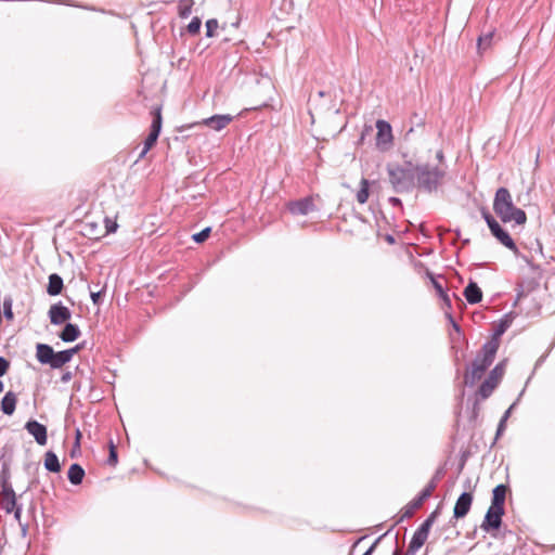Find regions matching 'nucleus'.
<instances>
[{"instance_id":"5701e85b","label":"nucleus","mask_w":555,"mask_h":555,"mask_svg":"<svg viewBox=\"0 0 555 555\" xmlns=\"http://www.w3.org/2000/svg\"><path fill=\"white\" fill-rule=\"evenodd\" d=\"M17 398L13 391H8L1 400V410L7 415H12L16 408Z\"/></svg>"},{"instance_id":"79ce46f5","label":"nucleus","mask_w":555,"mask_h":555,"mask_svg":"<svg viewBox=\"0 0 555 555\" xmlns=\"http://www.w3.org/2000/svg\"><path fill=\"white\" fill-rule=\"evenodd\" d=\"M387 534V532L380 537H378L374 543L366 550V552L363 554V555H372L373 552L375 551L377 544L380 542V540Z\"/></svg>"},{"instance_id":"f704fd0d","label":"nucleus","mask_w":555,"mask_h":555,"mask_svg":"<svg viewBox=\"0 0 555 555\" xmlns=\"http://www.w3.org/2000/svg\"><path fill=\"white\" fill-rule=\"evenodd\" d=\"M117 463H118L117 450H116V447H115L113 440H109V454H108V459H107V464L109 466H115Z\"/></svg>"},{"instance_id":"cd10ccee","label":"nucleus","mask_w":555,"mask_h":555,"mask_svg":"<svg viewBox=\"0 0 555 555\" xmlns=\"http://www.w3.org/2000/svg\"><path fill=\"white\" fill-rule=\"evenodd\" d=\"M512 320L508 319L507 315H505L504 319L500 321V323L495 326L492 337L489 341L496 343L498 347L500 346V337L507 331V328L511 326Z\"/></svg>"},{"instance_id":"7c9ffc66","label":"nucleus","mask_w":555,"mask_h":555,"mask_svg":"<svg viewBox=\"0 0 555 555\" xmlns=\"http://www.w3.org/2000/svg\"><path fill=\"white\" fill-rule=\"evenodd\" d=\"M505 373V361L498 363L489 373L488 377L492 378L498 385Z\"/></svg>"},{"instance_id":"58836bf2","label":"nucleus","mask_w":555,"mask_h":555,"mask_svg":"<svg viewBox=\"0 0 555 555\" xmlns=\"http://www.w3.org/2000/svg\"><path fill=\"white\" fill-rule=\"evenodd\" d=\"M10 367V362L3 358L0 357V377L3 376Z\"/></svg>"},{"instance_id":"a19ab883","label":"nucleus","mask_w":555,"mask_h":555,"mask_svg":"<svg viewBox=\"0 0 555 555\" xmlns=\"http://www.w3.org/2000/svg\"><path fill=\"white\" fill-rule=\"evenodd\" d=\"M431 527L433 526L429 525V521L424 520L423 524L417 528V531H420L421 533H424L428 537Z\"/></svg>"},{"instance_id":"052dcab7","label":"nucleus","mask_w":555,"mask_h":555,"mask_svg":"<svg viewBox=\"0 0 555 555\" xmlns=\"http://www.w3.org/2000/svg\"><path fill=\"white\" fill-rule=\"evenodd\" d=\"M3 390V383L0 380V392Z\"/></svg>"},{"instance_id":"f257e3e1","label":"nucleus","mask_w":555,"mask_h":555,"mask_svg":"<svg viewBox=\"0 0 555 555\" xmlns=\"http://www.w3.org/2000/svg\"><path fill=\"white\" fill-rule=\"evenodd\" d=\"M386 171L396 193H409L415 188V165L411 160L403 164L388 163Z\"/></svg>"},{"instance_id":"b1692460","label":"nucleus","mask_w":555,"mask_h":555,"mask_svg":"<svg viewBox=\"0 0 555 555\" xmlns=\"http://www.w3.org/2000/svg\"><path fill=\"white\" fill-rule=\"evenodd\" d=\"M428 275L430 278V281H431V284H433L434 288L437 292V295L443 301V305L448 309H451V298L448 295V293L446 292V289H444L443 285L441 284V282L437 278H435L431 273H429V272H428Z\"/></svg>"},{"instance_id":"c9c22d12","label":"nucleus","mask_w":555,"mask_h":555,"mask_svg":"<svg viewBox=\"0 0 555 555\" xmlns=\"http://www.w3.org/2000/svg\"><path fill=\"white\" fill-rule=\"evenodd\" d=\"M211 229L209 227L203 229L201 232L193 234L192 238L196 243L205 242L210 235Z\"/></svg>"},{"instance_id":"49530a36","label":"nucleus","mask_w":555,"mask_h":555,"mask_svg":"<svg viewBox=\"0 0 555 555\" xmlns=\"http://www.w3.org/2000/svg\"><path fill=\"white\" fill-rule=\"evenodd\" d=\"M73 378V373L67 371V372H64L61 376V382L66 384L68 383L70 379Z\"/></svg>"},{"instance_id":"8fccbe9b","label":"nucleus","mask_w":555,"mask_h":555,"mask_svg":"<svg viewBox=\"0 0 555 555\" xmlns=\"http://www.w3.org/2000/svg\"><path fill=\"white\" fill-rule=\"evenodd\" d=\"M516 405V403H513L506 411L505 413L503 414V416L501 417V420H505L507 421V418L509 417L511 415V412L512 410L514 409V406Z\"/></svg>"},{"instance_id":"9d476101","label":"nucleus","mask_w":555,"mask_h":555,"mask_svg":"<svg viewBox=\"0 0 555 555\" xmlns=\"http://www.w3.org/2000/svg\"><path fill=\"white\" fill-rule=\"evenodd\" d=\"M504 515V508L489 507L480 528L490 532L491 530H498L502 525V516Z\"/></svg>"},{"instance_id":"a878e982","label":"nucleus","mask_w":555,"mask_h":555,"mask_svg":"<svg viewBox=\"0 0 555 555\" xmlns=\"http://www.w3.org/2000/svg\"><path fill=\"white\" fill-rule=\"evenodd\" d=\"M44 468L51 473L61 472V464L57 455L53 451H47L44 454Z\"/></svg>"},{"instance_id":"0eeeda50","label":"nucleus","mask_w":555,"mask_h":555,"mask_svg":"<svg viewBox=\"0 0 555 555\" xmlns=\"http://www.w3.org/2000/svg\"><path fill=\"white\" fill-rule=\"evenodd\" d=\"M2 491H1V506L5 513L11 514L15 508L21 506L17 504L15 492L12 485L8 481V477L3 474L1 476Z\"/></svg>"},{"instance_id":"f8f14e48","label":"nucleus","mask_w":555,"mask_h":555,"mask_svg":"<svg viewBox=\"0 0 555 555\" xmlns=\"http://www.w3.org/2000/svg\"><path fill=\"white\" fill-rule=\"evenodd\" d=\"M25 429L35 438L39 446H44L47 443V427L41 423L30 420L25 424Z\"/></svg>"},{"instance_id":"13d9d810","label":"nucleus","mask_w":555,"mask_h":555,"mask_svg":"<svg viewBox=\"0 0 555 555\" xmlns=\"http://www.w3.org/2000/svg\"><path fill=\"white\" fill-rule=\"evenodd\" d=\"M392 555H401L400 551L399 550H395V552L392 553Z\"/></svg>"},{"instance_id":"de8ad7c7","label":"nucleus","mask_w":555,"mask_h":555,"mask_svg":"<svg viewBox=\"0 0 555 555\" xmlns=\"http://www.w3.org/2000/svg\"><path fill=\"white\" fill-rule=\"evenodd\" d=\"M438 514H439L438 509L434 511V512H433V513H431V514H430V515L425 519V521H429V525H431V526H433V525H434V522H435V520H436V518H437V516H438Z\"/></svg>"},{"instance_id":"f03ea898","label":"nucleus","mask_w":555,"mask_h":555,"mask_svg":"<svg viewBox=\"0 0 555 555\" xmlns=\"http://www.w3.org/2000/svg\"><path fill=\"white\" fill-rule=\"evenodd\" d=\"M493 210L504 223L514 221L516 224L522 225L527 221L526 212L514 205L512 195L506 188L496 190Z\"/></svg>"},{"instance_id":"ea45409f","label":"nucleus","mask_w":555,"mask_h":555,"mask_svg":"<svg viewBox=\"0 0 555 555\" xmlns=\"http://www.w3.org/2000/svg\"><path fill=\"white\" fill-rule=\"evenodd\" d=\"M104 294V291L101 289L99 292H91V300L93 302V305H101V297L102 295Z\"/></svg>"},{"instance_id":"37998d69","label":"nucleus","mask_w":555,"mask_h":555,"mask_svg":"<svg viewBox=\"0 0 555 555\" xmlns=\"http://www.w3.org/2000/svg\"><path fill=\"white\" fill-rule=\"evenodd\" d=\"M105 223H106V232L107 233H113L116 231L117 229V223L116 222H112L109 219H105Z\"/></svg>"},{"instance_id":"e433bc0d","label":"nucleus","mask_w":555,"mask_h":555,"mask_svg":"<svg viewBox=\"0 0 555 555\" xmlns=\"http://www.w3.org/2000/svg\"><path fill=\"white\" fill-rule=\"evenodd\" d=\"M217 28H218V21L215 18L208 20L206 22V36L212 37L215 35V31Z\"/></svg>"},{"instance_id":"20e7f679","label":"nucleus","mask_w":555,"mask_h":555,"mask_svg":"<svg viewBox=\"0 0 555 555\" xmlns=\"http://www.w3.org/2000/svg\"><path fill=\"white\" fill-rule=\"evenodd\" d=\"M498 351V345L494 341H487L481 350L477 353L475 360L472 363L470 370L464 375L465 385L472 387L476 382L481 379L485 372L492 364L495 353Z\"/></svg>"},{"instance_id":"412c9836","label":"nucleus","mask_w":555,"mask_h":555,"mask_svg":"<svg viewBox=\"0 0 555 555\" xmlns=\"http://www.w3.org/2000/svg\"><path fill=\"white\" fill-rule=\"evenodd\" d=\"M64 287L63 279L57 273H52L49 275V282L47 286V293L50 296H56L62 293Z\"/></svg>"},{"instance_id":"f3484780","label":"nucleus","mask_w":555,"mask_h":555,"mask_svg":"<svg viewBox=\"0 0 555 555\" xmlns=\"http://www.w3.org/2000/svg\"><path fill=\"white\" fill-rule=\"evenodd\" d=\"M54 350L48 344H37L36 358L41 364H50L52 361Z\"/></svg>"},{"instance_id":"4be33fe9","label":"nucleus","mask_w":555,"mask_h":555,"mask_svg":"<svg viewBox=\"0 0 555 555\" xmlns=\"http://www.w3.org/2000/svg\"><path fill=\"white\" fill-rule=\"evenodd\" d=\"M427 538L428 537L426 534L416 530L404 555H415V553L425 544Z\"/></svg>"},{"instance_id":"2f4dec72","label":"nucleus","mask_w":555,"mask_h":555,"mask_svg":"<svg viewBox=\"0 0 555 555\" xmlns=\"http://www.w3.org/2000/svg\"><path fill=\"white\" fill-rule=\"evenodd\" d=\"M194 2L193 0H180L178 5L179 15L182 18H186L190 16L192 12V7Z\"/></svg>"},{"instance_id":"6ab92c4d","label":"nucleus","mask_w":555,"mask_h":555,"mask_svg":"<svg viewBox=\"0 0 555 555\" xmlns=\"http://www.w3.org/2000/svg\"><path fill=\"white\" fill-rule=\"evenodd\" d=\"M74 357L73 350H62L53 353L52 361L49 364L52 369H60L68 363Z\"/></svg>"},{"instance_id":"ddd939ff","label":"nucleus","mask_w":555,"mask_h":555,"mask_svg":"<svg viewBox=\"0 0 555 555\" xmlns=\"http://www.w3.org/2000/svg\"><path fill=\"white\" fill-rule=\"evenodd\" d=\"M472 503H473V494L469 492H463L456 500V503H455V506L453 509V516L455 518L465 517L470 509Z\"/></svg>"},{"instance_id":"4d7b16f0","label":"nucleus","mask_w":555,"mask_h":555,"mask_svg":"<svg viewBox=\"0 0 555 555\" xmlns=\"http://www.w3.org/2000/svg\"><path fill=\"white\" fill-rule=\"evenodd\" d=\"M413 130H414L413 128H410L409 131L405 133V138H408L410 135V133L413 132Z\"/></svg>"},{"instance_id":"bf43d9fd","label":"nucleus","mask_w":555,"mask_h":555,"mask_svg":"<svg viewBox=\"0 0 555 555\" xmlns=\"http://www.w3.org/2000/svg\"><path fill=\"white\" fill-rule=\"evenodd\" d=\"M319 96H321V98L325 96V92L324 91H320L319 92Z\"/></svg>"},{"instance_id":"9b49d317","label":"nucleus","mask_w":555,"mask_h":555,"mask_svg":"<svg viewBox=\"0 0 555 555\" xmlns=\"http://www.w3.org/2000/svg\"><path fill=\"white\" fill-rule=\"evenodd\" d=\"M48 315L51 324L61 325L63 323H67L70 320L72 312L62 302H57L50 307Z\"/></svg>"},{"instance_id":"393cba45","label":"nucleus","mask_w":555,"mask_h":555,"mask_svg":"<svg viewBox=\"0 0 555 555\" xmlns=\"http://www.w3.org/2000/svg\"><path fill=\"white\" fill-rule=\"evenodd\" d=\"M67 477L73 485H80L85 477V470L79 464L74 463L68 468Z\"/></svg>"},{"instance_id":"3c124183","label":"nucleus","mask_w":555,"mask_h":555,"mask_svg":"<svg viewBox=\"0 0 555 555\" xmlns=\"http://www.w3.org/2000/svg\"><path fill=\"white\" fill-rule=\"evenodd\" d=\"M389 203L392 205V206H401V199L398 198V197H390L389 198Z\"/></svg>"},{"instance_id":"a18cd8bd","label":"nucleus","mask_w":555,"mask_h":555,"mask_svg":"<svg viewBox=\"0 0 555 555\" xmlns=\"http://www.w3.org/2000/svg\"><path fill=\"white\" fill-rule=\"evenodd\" d=\"M505 427H506V421L505 420H500V423L498 425V429H496V438H499L505 430Z\"/></svg>"},{"instance_id":"39448f33","label":"nucleus","mask_w":555,"mask_h":555,"mask_svg":"<svg viewBox=\"0 0 555 555\" xmlns=\"http://www.w3.org/2000/svg\"><path fill=\"white\" fill-rule=\"evenodd\" d=\"M441 470H437L435 476L431 478L428 485L420 492V494L416 498H414L406 506H404L399 521H402L405 518H411L414 515L415 511L423 505L424 501L431 496L434 490L438 485Z\"/></svg>"},{"instance_id":"c756f323","label":"nucleus","mask_w":555,"mask_h":555,"mask_svg":"<svg viewBox=\"0 0 555 555\" xmlns=\"http://www.w3.org/2000/svg\"><path fill=\"white\" fill-rule=\"evenodd\" d=\"M369 189L370 182L367 179L363 178L360 182V190L357 192V201L359 204H365L369 199Z\"/></svg>"},{"instance_id":"473e14b6","label":"nucleus","mask_w":555,"mask_h":555,"mask_svg":"<svg viewBox=\"0 0 555 555\" xmlns=\"http://www.w3.org/2000/svg\"><path fill=\"white\" fill-rule=\"evenodd\" d=\"M12 307L13 299L11 296H7L3 300V315L9 321H12L14 319Z\"/></svg>"},{"instance_id":"c03bdc74","label":"nucleus","mask_w":555,"mask_h":555,"mask_svg":"<svg viewBox=\"0 0 555 555\" xmlns=\"http://www.w3.org/2000/svg\"><path fill=\"white\" fill-rule=\"evenodd\" d=\"M448 320L450 321V323L452 324V327L460 334L461 333V327L460 325L454 321L452 314L450 312H447L446 313Z\"/></svg>"},{"instance_id":"dca6fc26","label":"nucleus","mask_w":555,"mask_h":555,"mask_svg":"<svg viewBox=\"0 0 555 555\" xmlns=\"http://www.w3.org/2000/svg\"><path fill=\"white\" fill-rule=\"evenodd\" d=\"M464 297L470 305H475L481 301L482 292L477 283L470 281L464 289Z\"/></svg>"},{"instance_id":"603ef678","label":"nucleus","mask_w":555,"mask_h":555,"mask_svg":"<svg viewBox=\"0 0 555 555\" xmlns=\"http://www.w3.org/2000/svg\"><path fill=\"white\" fill-rule=\"evenodd\" d=\"M149 151H145V146H143L142 151L140 152L139 156H138V160H141L145 157V155L147 154Z\"/></svg>"},{"instance_id":"6e6552de","label":"nucleus","mask_w":555,"mask_h":555,"mask_svg":"<svg viewBox=\"0 0 555 555\" xmlns=\"http://www.w3.org/2000/svg\"><path fill=\"white\" fill-rule=\"evenodd\" d=\"M376 146L380 151H387L392 144V130L389 122L386 120L379 119L376 121Z\"/></svg>"},{"instance_id":"c85d7f7f","label":"nucleus","mask_w":555,"mask_h":555,"mask_svg":"<svg viewBox=\"0 0 555 555\" xmlns=\"http://www.w3.org/2000/svg\"><path fill=\"white\" fill-rule=\"evenodd\" d=\"M493 36V31H488L487 34H483L478 37L477 49L480 54H482L488 48H490Z\"/></svg>"},{"instance_id":"2eb2a0df","label":"nucleus","mask_w":555,"mask_h":555,"mask_svg":"<svg viewBox=\"0 0 555 555\" xmlns=\"http://www.w3.org/2000/svg\"><path fill=\"white\" fill-rule=\"evenodd\" d=\"M232 119L233 117L231 115H214L204 119V124L216 131H220L225 128Z\"/></svg>"},{"instance_id":"1a4fd4ad","label":"nucleus","mask_w":555,"mask_h":555,"mask_svg":"<svg viewBox=\"0 0 555 555\" xmlns=\"http://www.w3.org/2000/svg\"><path fill=\"white\" fill-rule=\"evenodd\" d=\"M152 114H153V120L151 124L150 133L144 141L145 151H150L155 145V143L159 137L160 130H162L163 118H162L160 108L159 107L155 108L152 112Z\"/></svg>"},{"instance_id":"4c0bfd02","label":"nucleus","mask_w":555,"mask_h":555,"mask_svg":"<svg viewBox=\"0 0 555 555\" xmlns=\"http://www.w3.org/2000/svg\"><path fill=\"white\" fill-rule=\"evenodd\" d=\"M12 513H14V518L18 521V524L22 526V531L25 534L27 531V526L21 524V515H22V505L15 508Z\"/></svg>"},{"instance_id":"5fc2aeb1","label":"nucleus","mask_w":555,"mask_h":555,"mask_svg":"<svg viewBox=\"0 0 555 555\" xmlns=\"http://www.w3.org/2000/svg\"><path fill=\"white\" fill-rule=\"evenodd\" d=\"M81 349V345H77L74 348H70L69 350L74 351V354L77 353Z\"/></svg>"},{"instance_id":"6e6d98bb","label":"nucleus","mask_w":555,"mask_h":555,"mask_svg":"<svg viewBox=\"0 0 555 555\" xmlns=\"http://www.w3.org/2000/svg\"><path fill=\"white\" fill-rule=\"evenodd\" d=\"M363 539H364V537L359 538V539L354 542L353 547H356V546L358 545V543H360Z\"/></svg>"},{"instance_id":"4468645a","label":"nucleus","mask_w":555,"mask_h":555,"mask_svg":"<svg viewBox=\"0 0 555 555\" xmlns=\"http://www.w3.org/2000/svg\"><path fill=\"white\" fill-rule=\"evenodd\" d=\"M288 210L293 215L306 216L309 212L314 210V204H313L312 198L305 197V198H300L298 201L289 202Z\"/></svg>"},{"instance_id":"7ed1b4c3","label":"nucleus","mask_w":555,"mask_h":555,"mask_svg":"<svg viewBox=\"0 0 555 555\" xmlns=\"http://www.w3.org/2000/svg\"><path fill=\"white\" fill-rule=\"evenodd\" d=\"M447 176V167L430 164L415 165V186L420 190L431 193L442 185Z\"/></svg>"},{"instance_id":"864d4df0","label":"nucleus","mask_w":555,"mask_h":555,"mask_svg":"<svg viewBox=\"0 0 555 555\" xmlns=\"http://www.w3.org/2000/svg\"><path fill=\"white\" fill-rule=\"evenodd\" d=\"M80 438H81V433L79 429H77V431H76V443L77 444H79Z\"/></svg>"},{"instance_id":"a211bd4d","label":"nucleus","mask_w":555,"mask_h":555,"mask_svg":"<svg viewBox=\"0 0 555 555\" xmlns=\"http://www.w3.org/2000/svg\"><path fill=\"white\" fill-rule=\"evenodd\" d=\"M80 334L78 325L67 322L59 336L64 343H72L78 339Z\"/></svg>"},{"instance_id":"09e8293b","label":"nucleus","mask_w":555,"mask_h":555,"mask_svg":"<svg viewBox=\"0 0 555 555\" xmlns=\"http://www.w3.org/2000/svg\"><path fill=\"white\" fill-rule=\"evenodd\" d=\"M436 158L437 160L440 163L439 165L443 166L442 163L444 160V154H443V151L442 150H439L437 153H436Z\"/></svg>"},{"instance_id":"bb28decb","label":"nucleus","mask_w":555,"mask_h":555,"mask_svg":"<svg viewBox=\"0 0 555 555\" xmlns=\"http://www.w3.org/2000/svg\"><path fill=\"white\" fill-rule=\"evenodd\" d=\"M499 385L492 380V378H489L487 377L482 384L480 385L478 391H477V396L481 399V400H486L488 399L492 392L494 391V389L498 387Z\"/></svg>"},{"instance_id":"aec40b11","label":"nucleus","mask_w":555,"mask_h":555,"mask_svg":"<svg viewBox=\"0 0 555 555\" xmlns=\"http://www.w3.org/2000/svg\"><path fill=\"white\" fill-rule=\"evenodd\" d=\"M507 488L504 485H498L492 491L491 507L504 508Z\"/></svg>"},{"instance_id":"72a5a7b5","label":"nucleus","mask_w":555,"mask_h":555,"mask_svg":"<svg viewBox=\"0 0 555 555\" xmlns=\"http://www.w3.org/2000/svg\"><path fill=\"white\" fill-rule=\"evenodd\" d=\"M202 26V21L199 17L195 16L191 20L189 25L186 26V30L190 35H196L198 34Z\"/></svg>"},{"instance_id":"423d86ee","label":"nucleus","mask_w":555,"mask_h":555,"mask_svg":"<svg viewBox=\"0 0 555 555\" xmlns=\"http://www.w3.org/2000/svg\"><path fill=\"white\" fill-rule=\"evenodd\" d=\"M482 218L485 219L486 223L488 224L491 234L506 248L512 250L514 254L518 253V248L513 241V238L509 236V234L500 225V223L494 219V217L489 214L486 210H482L481 212Z\"/></svg>"}]
</instances>
